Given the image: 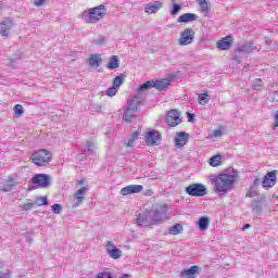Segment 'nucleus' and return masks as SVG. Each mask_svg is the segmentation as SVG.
I'll list each match as a JSON object with an SVG mask.
<instances>
[{
    "label": "nucleus",
    "instance_id": "5701e85b",
    "mask_svg": "<svg viewBox=\"0 0 278 278\" xmlns=\"http://www.w3.org/2000/svg\"><path fill=\"white\" fill-rule=\"evenodd\" d=\"M94 149H97V144L89 140L83 144L81 152L84 155H92V153H94Z\"/></svg>",
    "mask_w": 278,
    "mask_h": 278
},
{
    "label": "nucleus",
    "instance_id": "f8f14e48",
    "mask_svg": "<svg viewBox=\"0 0 278 278\" xmlns=\"http://www.w3.org/2000/svg\"><path fill=\"white\" fill-rule=\"evenodd\" d=\"M106 253L112 257V260H118L123 255V251L116 248L112 241H106L105 244Z\"/></svg>",
    "mask_w": 278,
    "mask_h": 278
},
{
    "label": "nucleus",
    "instance_id": "e433bc0d",
    "mask_svg": "<svg viewBox=\"0 0 278 278\" xmlns=\"http://www.w3.org/2000/svg\"><path fill=\"white\" fill-rule=\"evenodd\" d=\"M13 110H14V114L16 116H23V114H25V110L23 109V105H21V104H16Z\"/></svg>",
    "mask_w": 278,
    "mask_h": 278
},
{
    "label": "nucleus",
    "instance_id": "de8ad7c7",
    "mask_svg": "<svg viewBox=\"0 0 278 278\" xmlns=\"http://www.w3.org/2000/svg\"><path fill=\"white\" fill-rule=\"evenodd\" d=\"M23 210L25 212H29V210H31V207H34V203H26V204H23Z\"/></svg>",
    "mask_w": 278,
    "mask_h": 278
},
{
    "label": "nucleus",
    "instance_id": "f3484780",
    "mask_svg": "<svg viewBox=\"0 0 278 278\" xmlns=\"http://www.w3.org/2000/svg\"><path fill=\"white\" fill-rule=\"evenodd\" d=\"M233 45V37L226 36L222 38L219 41H217V49L220 51H229Z\"/></svg>",
    "mask_w": 278,
    "mask_h": 278
},
{
    "label": "nucleus",
    "instance_id": "603ef678",
    "mask_svg": "<svg viewBox=\"0 0 278 278\" xmlns=\"http://www.w3.org/2000/svg\"><path fill=\"white\" fill-rule=\"evenodd\" d=\"M144 194L146 197H151L153 194L152 189H148Z\"/></svg>",
    "mask_w": 278,
    "mask_h": 278
},
{
    "label": "nucleus",
    "instance_id": "20e7f679",
    "mask_svg": "<svg viewBox=\"0 0 278 278\" xmlns=\"http://www.w3.org/2000/svg\"><path fill=\"white\" fill-rule=\"evenodd\" d=\"M136 112H138V101H136V99L128 100L123 121H125V123H131V121L136 118Z\"/></svg>",
    "mask_w": 278,
    "mask_h": 278
},
{
    "label": "nucleus",
    "instance_id": "2eb2a0df",
    "mask_svg": "<svg viewBox=\"0 0 278 278\" xmlns=\"http://www.w3.org/2000/svg\"><path fill=\"white\" fill-rule=\"evenodd\" d=\"M12 27H14V22L11 18H5L2 23H0V34L3 38H8L10 36V31H12Z\"/></svg>",
    "mask_w": 278,
    "mask_h": 278
},
{
    "label": "nucleus",
    "instance_id": "13d9d810",
    "mask_svg": "<svg viewBox=\"0 0 278 278\" xmlns=\"http://www.w3.org/2000/svg\"><path fill=\"white\" fill-rule=\"evenodd\" d=\"M121 278H129V275L125 274Z\"/></svg>",
    "mask_w": 278,
    "mask_h": 278
},
{
    "label": "nucleus",
    "instance_id": "4c0bfd02",
    "mask_svg": "<svg viewBox=\"0 0 278 278\" xmlns=\"http://www.w3.org/2000/svg\"><path fill=\"white\" fill-rule=\"evenodd\" d=\"M123 86V76H117L113 79V87L119 89Z\"/></svg>",
    "mask_w": 278,
    "mask_h": 278
},
{
    "label": "nucleus",
    "instance_id": "c9c22d12",
    "mask_svg": "<svg viewBox=\"0 0 278 278\" xmlns=\"http://www.w3.org/2000/svg\"><path fill=\"white\" fill-rule=\"evenodd\" d=\"M140 136V132L138 131H135L132 135H131V138L128 139L127 143H126V147H134V142H136V140H138V137Z\"/></svg>",
    "mask_w": 278,
    "mask_h": 278
},
{
    "label": "nucleus",
    "instance_id": "f257e3e1",
    "mask_svg": "<svg viewBox=\"0 0 278 278\" xmlns=\"http://www.w3.org/2000/svg\"><path fill=\"white\" fill-rule=\"evenodd\" d=\"M236 179H238V174L236 172L223 173L218 176H212L211 184L214 186V191L223 197V194H227L230 190H233V185L236 184Z\"/></svg>",
    "mask_w": 278,
    "mask_h": 278
},
{
    "label": "nucleus",
    "instance_id": "8fccbe9b",
    "mask_svg": "<svg viewBox=\"0 0 278 278\" xmlns=\"http://www.w3.org/2000/svg\"><path fill=\"white\" fill-rule=\"evenodd\" d=\"M187 118H188L189 123H192V121H194V114L188 112L187 113Z\"/></svg>",
    "mask_w": 278,
    "mask_h": 278
},
{
    "label": "nucleus",
    "instance_id": "9d476101",
    "mask_svg": "<svg viewBox=\"0 0 278 278\" xmlns=\"http://www.w3.org/2000/svg\"><path fill=\"white\" fill-rule=\"evenodd\" d=\"M277 184V170L268 172L262 181V186L265 190H270Z\"/></svg>",
    "mask_w": 278,
    "mask_h": 278
},
{
    "label": "nucleus",
    "instance_id": "a19ab883",
    "mask_svg": "<svg viewBox=\"0 0 278 278\" xmlns=\"http://www.w3.org/2000/svg\"><path fill=\"white\" fill-rule=\"evenodd\" d=\"M63 210H64V207L62 206V204H53L52 205L53 214H62Z\"/></svg>",
    "mask_w": 278,
    "mask_h": 278
},
{
    "label": "nucleus",
    "instance_id": "6e6d98bb",
    "mask_svg": "<svg viewBox=\"0 0 278 278\" xmlns=\"http://www.w3.org/2000/svg\"><path fill=\"white\" fill-rule=\"evenodd\" d=\"M265 43H266V45H268V46L270 47V45H273V40H270V39H266V40H265Z\"/></svg>",
    "mask_w": 278,
    "mask_h": 278
},
{
    "label": "nucleus",
    "instance_id": "bb28decb",
    "mask_svg": "<svg viewBox=\"0 0 278 278\" xmlns=\"http://www.w3.org/2000/svg\"><path fill=\"white\" fill-rule=\"evenodd\" d=\"M197 226L199 227L200 231H205L207 230V227H210V217L207 216H202L198 223Z\"/></svg>",
    "mask_w": 278,
    "mask_h": 278
},
{
    "label": "nucleus",
    "instance_id": "9b49d317",
    "mask_svg": "<svg viewBox=\"0 0 278 278\" xmlns=\"http://www.w3.org/2000/svg\"><path fill=\"white\" fill-rule=\"evenodd\" d=\"M160 140H162V135L157 130H150L146 135V143L148 147H157Z\"/></svg>",
    "mask_w": 278,
    "mask_h": 278
},
{
    "label": "nucleus",
    "instance_id": "b1692460",
    "mask_svg": "<svg viewBox=\"0 0 278 278\" xmlns=\"http://www.w3.org/2000/svg\"><path fill=\"white\" fill-rule=\"evenodd\" d=\"M119 67H121V60L118 59L117 55H112L109 60V63L106 64V68H109V71H114Z\"/></svg>",
    "mask_w": 278,
    "mask_h": 278
},
{
    "label": "nucleus",
    "instance_id": "79ce46f5",
    "mask_svg": "<svg viewBox=\"0 0 278 278\" xmlns=\"http://www.w3.org/2000/svg\"><path fill=\"white\" fill-rule=\"evenodd\" d=\"M92 42H93V45L101 47V46H103L104 42H106V39H105V37L100 36V37L96 38Z\"/></svg>",
    "mask_w": 278,
    "mask_h": 278
},
{
    "label": "nucleus",
    "instance_id": "5fc2aeb1",
    "mask_svg": "<svg viewBox=\"0 0 278 278\" xmlns=\"http://www.w3.org/2000/svg\"><path fill=\"white\" fill-rule=\"evenodd\" d=\"M77 184H78V186H84V184H86V180H84V179L77 180Z\"/></svg>",
    "mask_w": 278,
    "mask_h": 278
},
{
    "label": "nucleus",
    "instance_id": "4468645a",
    "mask_svg": "<svg viewBox=\"0 0 278 278\" xmlns=\"http://www.w3.org/2000/svg\"><path fill=\"white\" fill-rule=\"evenodd\" d=\"M137 225L140 227H149V225H153V222L151 219V213L149 211H146L144 213H139L137 215Z\"/></svg>",
    "mask_w": 278,
    "mask_h": 278
},
{
    "label": "nucleus",
    "instance_id": "09e8293b",
    "mask_svg": "<svg viewBox=\"0 0 278 278\" xmlns=\"http://www.w3.org/2000/svg\"><path fill=\"white\" fill-rule=\"evenodd\" d=\"M45 1H47V0H35V5L37 7V8H40L41 5H43L45 4Z\"/></svg>",
    "mask_w": 278,
    "mask_h": 278
},
{
    "label": "nucleus",
    "instance_id": "39448f33",
    "mask_svg": "<svg viewBox=\"0 0 278 278\" xmlns=\"http://www.w3.org/2000/svg\"><path fill=\"white\" fill-rule=\"evenodd\" d=\"M189 197H205L207 194V187L203 184H191L185 189Z\"/></svg>",
    "mask_w": 278,
    "mask_h": 278
},
{
    "label": "nucleus",
    "instance_id": "dca6fc26",
    "mask_svg": "<svg viewBox=\"0 0 278 278\" xmlns=\"http://www.w3.org/2000/svg\"><path fill=\"white\" fill-rule=\"evenodd\" d=\"M86 192H88V187L85 186L74 193L75 203L73 207H79L86 201Z\"/></svg>",
    "mask_w": 278,
    "mask_h": 278
},
{
    "label": "nucleus",
    "instance_id": "412c9836",
    "mask_svg": "<svg viewBox=\"0 0 278 278\" xmlns=\"http://www.w3.org/2000/svg\"><path fill=\"white\" fill-rule=\"evenodd\" d=\"M170 81H173L169 78H162V79H157V80H152V86L153 88H155L156 90H166V88H168V86H170Z\"/></svg>",
    "mask_w": 278,
    "mask_h": 278
},
{
    "label": "nucleus",
    "instance_id": "ddd939ff",
    "mask_svg": "<svg viewBox=\"0 0 278 278\" xmlns=\"http://www.w3.org/2000/svg\"><path fill=\"white\" fill-rule=\"evenodd\" d=\"M144 189L142 185H129L121 189L119 194L127 197L129 194H139Z\"/></svg>",
    "mask_w": 278,
    "mask_h": 278
},
{
    "label": "nucleus",
    "instance_id": "aec40b11",
    "mask_svg": "<svg viewBox=\"0 0 278 278\" xmlns=\"http://www.w3.org/2000/svg\"><path fill=\"white\" fill-rule=\"evenodd\" d=\"M163 5L164 3L160 1L150 2L146 4L144 12L146 14H156V12H160V10H162Z\"/></svg>",
    "mask_w": 278,
    "mask_h": 278
},
{
    "label": "nucleus",
    "instance_id": "6ab92c4d",
    "mask_svg": "<svg viewBox=\"0 0 278 278\" xmlns=\"http://www.w3.org/2000/svg\"><path fill=\"white\" fill-rule=\"evenodd\" d=\"M197 275H201V267H199L198 265H193L190 268L184 269L180 273L181 278H195Z\"/></svg>",
    "mask_w": 278,
    "mask_h": 278
},
{
    "label": "nucleus",
    "instance_id": "49530a36",
    "mask_svg": "<svg viewBox=\"0 0 278 278\" xmlns=\"http://www.w3.org/2000/svg\"><path fill=\"white\" fill-rule=\"evenodd\" d=\"M245 197H248L249 199H253V197H257V191L250 190L247 192Z\"/></svg>",
    "mask_w": 278,
    "mask_h": 278
},
{
    "label": "nucleus",
    "instance_id": "58836bf2",
    "mask_svg": "<svg viewBox=\"0 0 278 278\" xmlns=\"http://www.w3.org/2000/svg\"><path fill=\"white\" fill-rule=\"evenodd\" d=\"M118 92V89L116 87H110L106 91L105 94L106 97H116V93Z\"/></svg>",
    "mask_w": 278,
    "mask_h": 278
},
{
    "label": "nucleus",
    "instance_id": "473e14b6",
    "mask_svg": "<svg viewBox=\"0 0 278 278\" xmlns=\"http://www.w3.org/2000/svg\"><path fill=\"white\" fill-rule=\"evenodd\" d=\"M198 3L201 8V12L204 14H207L210 12V3H207V0H198Z\"/></svg>",
    "mask_w": 278,
    "mask_h": 278
},
{
    "label": "nucleus",
    "instance_id": "864d4df0",
    "mask_svg": "<svg viewBox=\"0 0 278 278\" xmlns=\"http://www.w3.org/2000/svg\"><path fill=\"white\" fill-rule=\"evenodd\" d=\"M260 184H261L260 178H255L254 181H253V185L254 186H260Z\"/></svg>",
    "mask_w": 278,
    "mask_h": 278
},
{
    "label": "nucleus",
    "instance_id": "c03bdc74",
    "mask_svg": "<svg viewBox=\"0 0 278 278\" xmlns=\"http://www.w3.org/2000/svg\"><path fill=\"white\" fill-rule=\"evenodd\" d=\"M96 278H113L112 277V274L110 271H102V273H99Z\"/></svg>",
    "mask_w": 278,
    "mask_h": 278
},
{
    "label": "nucleus",
    "instance_id": "423d86ee",
    "mask_svg": "<svg viewBox=\"0 0 278 278\" xmlns=\"http://www.w3.org/2000/svg\"><path fill=\"white\" fill-rule=\"evenodd\" d=\"M149 212L152 225H155V223H162V220L166 218V214H168V206L166 204H163L156 210H151Z\"/></svg>",
    "mask_w": 278,
    "mask_h": 278
},
{
    "label": "nucleus",
    "instance_id": "7ed1b4c3",
    "mask_svg": "<svg viewBox=\"0 0 278 278\" xmlns=\"http://www.w3.org/2000/svg\"><path fill=\"white\" fill-rule=\"evenodd\" d=\"M30 160L35 166H48L53 160V154L47 149H40L30 155Z\"/></svg>",
    "mask_w": 278,
    "mask_h": 278
},
{
    "label": "nucleus",
    "instance_id": "3c124183",
    "mask_svg": "<svg viewBox=\"0 0 278 278\" xmlns=\"http://www.w3.org/2000/svg\"><path fill=\"white\" fill-rule=\"evenodd\" d=\"M274 127H278V111L276 112L275 116H274Z\"/></svg>",
    "mask_w": 278,
    "mask_h": 278
},
{
    "label": "nucleus",
    "instance_id": "37998d69",
    "mask_svg": "<svg viewBox=\"0 0 278 278\" xmlns=\"http://www.w3.org/2000/svg\"><path fill=\"white\" fill-rule=\"evenodd\" d=\"M37 205H49V200L47 197H41L37 199Z\"/></svg>",
    "mask_w": 278,
    "mask_h": 278
},
{
    "label": "nucleus",
    "instance_id": "bf43d9fd",
    "mask_svg": "<svg viewBox=\"0 0 278 278\" xmlns=\"http://www.w3.org/2000/svg\"><path fill=\"white\" fill-rule=\"evenodd\" d=\"M0 278H5V276L2 275V276H0Z\"/></svg>",
    "mask_w": 278,
    "mask_h": 278
},
{
    "label": "nucleus",
    "instance_id": "393cba45",
    "mask_svg": "<svg viewBox=\"0 0 278 278\" xmlns=\"http://www.w3.org/2000/svg\"><path fill=\"white\" fill-rule=\"evenodd\" d=\"M199 16L194 13H185L178 17V23H192L197 21Z\"/></svg>",
    "mask_w": 278,
    "mask_h": 278
},
{
    "label": "nucleus",
    "instance_id": "7c9ffc66",
    "mask_svg": "<svg viewBox=\"0 0 278 278\" xmlns=\"http://www.w3.org/2000/svg\"><path fill=\"white\" fill-rule=\"evenodd\" d=\"M262 207L263 203L261 200H254L252 202V212H254L255 214H262Z\"/></svg>",
    "mask_w": 278,
    "mask_h": 278
},
{
    "label": "nucleus",
    "instance_id": "ea45409f",
    "mask_svg": "<svg viewBox=\"0 0 278 278\" xmlns=\"http://www.w3.org/2000/svg\"><path fill=\"white\" fill-rule=\"evenodd\" d=\"M181 12V5L174 3L173 9L170 11L172 16H175L176 14H179Z\"/></svg>",
    "mask_w": 278,
    "mask_h": 278
},
{
    "label": "nucleus",
    "instance_id": "a878e982",
    "mask_svg": "<svg viewBox=\"0 0 278 278\" xmlns=\"http://www.w3.org/2000/svg\"><path fill=\"white\" fill-rule=\"evenodd\" d=\"M87 62H88L89 66L99 68V66H101V62H103V60L101 59V55H99V54H91Z\"/></svg>",
    "mask_w": 278,
    "mask_h": 278
},
{
    "label": "nucleus",
    "instance_id": "f03ea898",
    "mask_svg": "<svg viewBox=\"0 0 278 278\" xmlns=\"http://www.w3.org/2000/svg\"><path fill=\"white\" fill-rule=\"evenodd\" d=\"M108 15V8H105L103 4H100L98 7L87 9L83 12V20L85 23L88 24H96L99 23V21L105 18Z\"/></svg>",
    "mask_w": 278,
    "mask_h": 278
},
{
    "label": "nucleus",
    "instance_id": "72a5a7b5",
    "mask_svg": "<svg viewBox=\"0 0 278 278\" xmlns=\"http://www.w3.org/2000/svg\"><path fill=\"white\" fill-rule=\"evenodd\" d=\"M262 86H264L262 78H255L252 81V90H262Z\"/></svg>",
    "mask_w": 278,
    "mask_h": 278
},
{
    "label": "nucleus",
    "instance_id": "4d7b16f0",
    "mask_svg": "<svg viewBox=\"0 0 278 278\" xmlns=\"http://www.w3.org/2000/svg\"><path fill=\"white\" fill-rule=\"evenodd\" d=\"M251 228V225L250 224H245L244 226H243V231H245V229H250Z\"/></svg>",
    "mask_w": 278,
    "mask_h": 278
},
{
    "label": "nucleus",
    "instance_id": "a18cd8bd",
    "mask_svg": "<svg viewBox=\"0 0 278 278\" xmlns=\"http://www.w3.org/2000/svg\"><path fill=\"white\" fill-rule=\"evenodd\" d=\"M223 136V130L222 129H215L213 131V138H220Z\"/></svg>",
    "mask_w": 278,
    "mask_h": 278
},
{
    "label": "nucleus",
    "instance_id": "c85d7f7f",
    "mask_svg": "<svg viewBox=\"0 0 278 278\" xmlns=\"http://www.w3.org/2000/svg\"><path fill=\"white\" fill-rule=\"evenodd\" d=\"M223 162V156L219 154L213 155L210 160H208V164L211 166H213L214 168H216V166H220Z\"/></svg>",
    "mask_w": 278,
    "mask_h": 278
},
{
    "label": "nucleus",
    "instance_id": "2f4dec72",
    "mask_svg": "<svg viewBox=\"0 0 278 278\" xmlns=\"http://www.w3.org/2000/svg\"><path fill=\"white\" fill-rule=\"evenodd\" d=\"M198 103L200 105H207L210 103V94H207V93H200L198 96Z\"/></svg>",
    "mask_w": 278,
    "mask_h": 278
},
{
    "label": "nucleus",
    "instance_id": "1a4fd4ad",
    "mask_svg": "<svg viewBox=\"0 0 278 278\" xmlns=\"http://www.w3.org/2000/svg\"><path fill=\"white\" fill-rule=\"evenodd\" d=\"M166 123L169 127H177V125H181V113L175 109L170 110L167 113Z\"/></svg>",
    "mask_w": 278,
    "mask_h": 278
},
{
    "label": "nucleus",
    "instance_id": "cd10ccee",
    "mask_svg": "<svg viewBox=\"0 0 278 278\" xmlns=\"http://www.w3.org/2000/svg\"><path fill=\"white\" fill-rule=\"evenodd\" d=\"M16 186V181H14V178H9L7 182L1 187L2 192H10L12 188Z\"/></svg>",
    "mask_w": 278,
    "mask_h": 278
},
{
    "label": "nucleus",
    "instance_id": "a211bd4d",
    "mask_svg": "<svg viewBox=\"0 0 278 278\" xmlns=\"http://www.w3.org/2000/svg\"><path fill=\"white\" fill-rule=\"evenodd\" d=\"M189 138H190V135L188 132H185V131L178 132L175 138V146L177 147V149H182L184 147H186V144H188Z\"/></svg>",
    "mask_w": 278,
    "mask_h": 278
},
{
    "label": "nucleus",
    "instance_id": "0eeeda50",
    "mask_svg": "<svg viewBox=\"0 0 278 278\" xmlns=\"http://www.w3.org/2000/svg\"><path fill=\"white\" fill-rule=\"evenodd\" d=\"M194 42V29L186 28L179 37L180 47H188V45H192Z\"/></svg>",
    "mask_w": 278,
    "mask_h": 278
},
{
    "label": "nucleus",
    "instance_id": "c756f323",
    "mask_svg": "<svg viewBox=\"0 0 278 278\" xmlns=\"http://www.w3.org/2000/svg\"><path fill=\"white\" fill-rule=\"evenodd\" d=\"M168 231L172 236H179V233L184 231V226H181V224H175L169 227Z\"/></svg>",
    "mask_w": 278,
    "mask_h": 278
},
{
    "label": "nucleus",
    "instance_id": "f704fd0d",
    "mask_svg": "<svg viewBox=\"0 0 278 278\" xmlns=\"http://www.w3.org/2000/svg\"><path fill=\"white\" fill-rule=\"evenodd\" d=\"M149 88H153V80H148L140 85L138 91L143 92V90H149Z\"/></svg>",
    "mask_w": 278,
    "mask_h": 278
},
{
    "label": "nucleus",
    "instance_id": "4be33fe9",
    "mask_svg": "<svg viewBox=\"0 0 278 278\" xmlns=\"http://www.w3.org/2000/svg\"><path fill=\"white\" fill-rule=\"evenodd\" d=\"M254 49H257L253 41H245L242 46L237 48L238 53H253Z\"/></svg>",
    "mask_w": 278,
    "mask_h": 278
},
{
    "label": "nucleus",
    "instance_id": "6e6552de",
    "mask_svg": "<svg viewBox=\"0 0 278 278\" xmlns=\"http://www.w3.org/2000/svg\"><path fill=\"white\" fill-rule=\"evenodd\" d=\"M33 184L39 188H49V186H51V176L47 174H36L33 177Z\"/></svg>",
    "mask_w": 278,
    "mask_h": 278
}]
</instances>
